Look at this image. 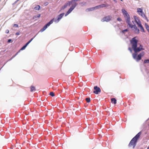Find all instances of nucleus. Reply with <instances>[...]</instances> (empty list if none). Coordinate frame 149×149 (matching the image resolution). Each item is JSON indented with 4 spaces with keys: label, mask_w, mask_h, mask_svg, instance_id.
Segmentation results:
<instances>
[{
    "label": "nucleus",
    "mask_w": 149,
    "mask_h": 149,
    "mask_svg": "<svg viewBox=\"0 0 149 149\" xmlns=\"http://www.w3.org/2000/svg\"><path fill=\"white\" fill-rule=\"evenodd\" d=\"M136 36L134 37L130 40V41L133 50L134 52V53L132 54L133 58L136 60V61L138 62L141 59L142 57L144 55L145 52L142 51L138 55V52L143 50L145 49L143 48V46L141 44L139 47H137L138 40L136 39Z\"/></svg>",
    "instance_id": "1"
},
{
    "label": "nucleus",
    "mask_w": 149,
    "mask_h": 149,
    "mask_svg": "<svg viewBox=\"0 0 149 149\" xmlns=\"http://www.w3.org/2000/svg\"><path fill=\"white\" fill-rule=\"evenodd\" d=\"M141 134V132H140L132 139L128 145V147H132L133 148L135 147Z\"/></svg>",
    "instance_id": "2"
},
{
    "label": "nucleus",
    "mask_w": 149,
    "mask_h": 149,
    "mask_svg": "<svg viewBox=\"0 0 149 149\" xmlns=\"http://www.w3.org/2000/svg\"><path fill=\"white\" fill-rule=\"evenodd\" d=\"M72 5V4L71 3L70 1H68L66 3H65L63 6L61 7L60 11L64 10L68 6H70L71 5V6Z\"/></svg>",
    "instance_id": "3"
},
{
    "label": "nucleus",
    "mask_w": 149,
    "mask_h": 149,
    "mask_svg": "<svg viewBox=\"0 0 149 149\" xmlns=\"http://www.w3.org/2000/svg\"><path fill=\"white\" fill-rule=\"evenodd\" d=\"M129 27L131 28H133L134 30L135 33L137 34H139V30L137 28V26L135 25H133L131 24H130L129 25Z\"/></svg>",
    "instance_id": "4"
},
{
    "label": "nucleus",
    "mask_w": 149,
    "mask_h": 149,
    "mask_svg": "<svg viewBox=\"0 0 149 149\" xmlns=\"http://www.w3.org/2000/svg\"><path fill=\"white\" fill-rule=\"evenodd\" d=\"M64 13H63L58 15L57 17V18H56L55 19L54 22L56 23H58L60 20L62 18L63 15H64Z\"/></svg>",
    "instance_id": "5"
},
{
    "label": "nucleus",
    "mask_w": 149,
    "mask_h": 149,
    "mask_svg": "<svg viewBox=\"0 0 149 149\" xmlns=\"http://www.w3.org/2000/svg\"><path fill=\"white\" fill-rule=\"evenodd\" d=\"M124 17L125 19L126 20V22L127 24L129 25L130 24H131L130 23V15L128 13H127V14H126V15H124Z\"/></svg>",
    "instance_id": "6"
},
{
    "label": "nucleus",
    "mask_w": 149,
    "mask_h": 149,
    "mask_svg": "<svg viewBox=\"0 0 149 149\" xmlns=\"http://www.w3.org/2000/svg\"><path fill=\"white\" fill-rule=\"evenodd\" d=\"M94 91L93 93L96 94H98L99 93L101 92V90L100 88L97 86H95L94 87Z\"/></svg>",
    "instance_id": "7"
},
{
    "label": "nucleus",
    "mask_w": 149,
    "mask_h": 149,
    "mask_svg": "<svg viewBox=\"0 0 149 149\" xmlns=\"http://www.w3.org/2000/svg\"><path fill=\"white\" fill-rule=\"evenodd\" d=\"M133 17L134 19L135 22L137 25H139V24L141 23L140 20L136 16L134 15Z\"/></svg>",
    "instance_id": "8"
},
{
    "label": "nucleus",
    "mask_w": 149,
    "mask_h": 149,
    "mask_svg": "<svg viewBox=\"0 0 149 149\" xmlns=\"http://www.w3.org/2000/svg\"><path fill=\"white\" fill-rule=\"evenodd\" d=\"M111 17L109 16H106L102 19V22L106 21V22H108L111 20Z\"/></svg>",
    "instance_id": "9"
},
{
    "label": "nucleus",
    "mask_w": 149,
    "mask_h": 149,
    "mask_svg": "<svg viewBox=\"0 0 149 149\" xmlns=\"http://www.w3.org/2000/svg\"><path fill=\"white\" fill-rule=\"evenodd\" d=\"M74 9V8H72L71 6H70V8L65 14V16H67Z\"/></svg>",
    "instance_id": "10"
},
{
    "label": "nucleus",
    "mask_w": 149,
    "mask_h": 149,
    "mask_svg": "<svg viewBox=\"0 0 149 149\" xmlns=\"http://www.w3.org/2000/svg\"><path fill=\"white\" fill-rule=\"evenodd\" d=\"M54 19V18L52 19L48 22L46 24H45V25L47 28L48 26H49L51 24L53 23Z\"/></svg>",
    "instance_id": "11"
},
{
    "label": "nucleus",
    "mask_w": 149,
    "mask_h": 149,
    "mask_svg": "<svg viewBox=\"0 0 149 149\" xmlns=\"http://www.w3.org/2000/svg\"><path fill=\"white\" fill-rule=\"evenodd\" d=\"M138 26L139 27H140L141 29V30L142 32H145V30H144L143 26H142V24L141 23L139 24V25H138Z\"/></svg>",
    "instance_id": "12"
},
{
    "label": "nucleus",
    "mask_w": 149,
    "mask_h": 149,
    "mask_svg": "<svg viewBox=\"0 0 149 149\" xmlns=\"http://www.w3.org/2000/svg\"><path fill=\"white\" fill-rule=\"evenodd\" d=\"M100 5L101 8H103V7H107L109 6V5L107 4H102Z\"/></svg>",
    "instance_id": "13"
},
{
    "label": "nucleus",
    "mask_w": 149,
    "mask_h": 149,
    "mask_svg": "<svg viewBox=\"0 0 149 149\" xmlns=\"http://www.w3.org/2000/svg\"><path fill=\"white\" fill-rule=\"evenodd\" d=\"M40 14H38L36 15L33 16V19H36L37 18L40 17Z\"/></svg>",
    "instance_id": "14"
},
{
    "label": "nucleus",
    "mask_w": 149,
    "mask_h": 149,
    "mask_svg": "<svg viewBox=\"0 0 149 149\" xmlns=\"http://www.w3.org/2000/svg\"><path fill=\"white\" fill-rule=\"evenodd\" d=\"M94 10V8H93V7L89 8H88L86 9V12H89V11H92Z\"/></svg>",
    "instance_id": "15"
},
{
    "label": "nucleus",
    "mask_w": 149,
    "mask_h": 149,
    "mask_svg": "<svg viewBox=\"0 0 149 149\" xmlns=\"http://www.w3.org/2000/svg\"><path fill=\"white\" fill-rule=\"evenodd\" d=\"M111 102L112 103H113L114 104H115L116 103V100L115 98H112L111 99Z\"/></svg>",
    "instance_id": "16"
},
{
    "label": "nucleus",
    "mask_w": 149,
    "mask_h": 149,
    "mask_svg": "<svg viewBox=\"0 0 149 149\" xmlns=\"http://www.w3.org/2000/svg\"><path fill=\"white\" fill-rule=\"evenodd\" d=\"M137 12H138L139 15V13L141 14L143 12V10L141 8H138L137 9Z\"/></svg>",
    "instance_id": "17"
},
{
    "label": "nucleus",
    "mask_w": 149,
    "mask_h": 149,
    "mask_svg": "<svg viewBox=\"0 0 149 149\" xmlns=\"http://www.w3.org/2000/svg\"><path fill=\"white\" fill-rule=\"evenodd\" d=\"M121 11L123 15H125L128 13L124 9H122L121 10Z\"/></svg>",
    "instance_id": "18"
},
{
    "label": "nucleus",
    "mask_w": 149,
    "mask_h": 149,
    "mask_svg": "<svg viewBox=\"0 0 149 149\" xmlns=\"http://www.w3.org/2000/svg\"><path fill=\"white\" fill-rule=\"evenodd\" d=\"M30 91L31 92L33 91H35L36 90L35 87L34 86H31L30 87Z\"/></svg>",
    "instance_id": "19"
},
{
    "label": "nucleus",
    "mask_w": 149,
    "mask_h": 149,
    "mask_svg": "<svg viewBox=\"0 0 149 149\" xmlns=\"http://www.w3.org/2000/svg\"><path fill=\"white\" fill-rule=\"evenodd\" d=\"M86 3L84 1H82L79 3V4L81 6H83L86 5Z\"/></svg>",
    "instance_id": "20"
},
{
    "label": "nucleus",
    "mask_w": 149,
    "mask_h": 149,
    "mask_svg": "<svg viewBox=\"0 0 149 149\" xmlns=\"http://www.w3.org/2000/svg\"><path fill=\"white\" fill-rule=\"evenodd\" d=\"M47 28V27H46L45 25L40 30V31L41 32H42L44 31Z\"/></svg>",
    "instance_id": "21"
},
{
    "label": "nucleus",
    "mask_w": 149,
    "mask_h": 149,
    "mask_svg": "<svg viewBox=\"0 0 149 149\" xmlns=\"http://www.w3.org/2000/svg\"><path fill=\"white\" fill-rule=\"evenodd\" d=\"M40 8V6L39 5H38L36 6L35 7L34 9L36 10H39Z\"/></svg>",
    "instance_id": "22"
},
{
    "label": "nucleus",
    "mask_w": 149,
    "mask_h": 149,
    "mask_svg": "<svg viewBox=\"0 0 149 149\" xmlns=\"http://www.w3.org/2000/svg\"><path fill=\"white\" fill-rule=\"evenodd\" d=\"M139 15H141V16L143 18H145L146 16L145 14L143 12L141 14L139 13Z\"/></svg>",
    "instance_id": "23"
},
{
    "label": "nucleus",
    "mask_w": 149,
    "mask_h": 149,
    "mask_svg": "<svg viewBox=\"0 0 149 149\" xmlns=\"http://www.w3.org/2000/svg\"><path fill=\"white\" fill-rule=\"evenodd\" d=\"M93 8H94V10H96L97 9H99L101 8L100 5H99L98 6H95L94 7H93Z\"/></svg>",
    "instance_id": "24"
},
{
    "label": "nucleus",
    "mask_w": 149,
    "mask_h": 149,
    "mask_svg": "<svg viewBox=\"0 0 149 149\" xmlns=\"http://www.w3.org/2000/svg\"><path fill=\"white\" fill-rule=\"evenodd\" d=\"M144 63H149V59H145L144 61Z\"/></svg>",
    "instance_id": "25"
},
{
    "label": "nucleus",
    "mask_w": 149,
    "mask_h": 149,
    "mask_svg": "<svg viewBox=\"0 0 149 149\" xmlns=\"http://www.w3.org/2000/svg\"><path fill=\"white\" fill-rule=\"evenodd\" d=\"M128 31V29H125L124 30H123L122 31H121V32L122 33H125V32H127Z\"/></svg>",
    "instance_id": "26"
},
{
    "label": "nucleus",
    "mask_w": 149,
    "mask_h": 149,
    "mask_svg": "<svg viewBox=\"0 0 149 149\" xmlns=\"http://www.w3.org/2000/svg\"><path fill=\"white\" fill-rule=\"evenodd\" d=\"M86 102L88 103L90 102L91 101L90 98L89 97H87L86 98Z\"/></svg>",
    "instance_id": "27"
},
{
    "label": "nucleus",
    "mask_w": 149,
    "mask_h": 149,
    "mask_svg": "<svg viewBox=\"0 0 149 149\" xmlns=\"http://www.w3.org/2000/svg\"><path fill=\"white\" fill-rule=\"evenodd\" d=\"M36 36H35L33 38H31V39H30L27 43H28V44H29L31 42V41L33 40V38H35V37Z\"/></svg>",
    "instance_id": "28"
},
{
    "label": "nucleus",
    "mask_w": 149,
    "mask_h": 149,
    "mask_svg": "<svg viewBox=\"0 0 149 149\" xmlns=\"http://www.w3.org/2000/svg\"><path fill=\"white\" fill-rule=\"evenodd\" d=\"M26 47H25V46L24 45L22 46V47L19 50V52L21 50H24Z\"/></svg>",
    "instance_id": "29"
},
{
    "label": "nucleus",
    "mask_w": 149,
    "mask_h": 149,
    "mask_svg": "<svg viewBox=\"0 0 149 149\" xmlns=\"http://www.w3.org/2000/svg\"><path fill=\"white\" fill-rule=\"evenodd\" d=\"M49 95L52 97H54L55 96L54 93L52 92L50 93Z\"/></svg>",
    "instance_id": "30"
},
{
    "label": "nucleus",
    "mask_w": 149,
    "mask_h": 149,
    "mask_svg": "<svg viewBox=\"0 0 149 149\" xmlns=\"http://www.w3.org/2000/svg\"><path fill=\"white\" fill-rule=\"evenodd\" d=\"M19 51H18L17 53H16L13 56V58H14L16 56L17 54H18L19 53Z\"/></svg>",
    "instance_id": "31"
},
{
    "label": "nucleus",
    "mask_w": 149,
    "mask_h": 149,
    "mask_svg": "<svg viewBox=\"0 0 149 149\" xmlns=\"http://www.w3.org/2000/svg\"><path fill=\"white\" fill-rule=\"evenodd\" d=\"M13 26H15L16 28H17L18 27V25L17 24H13Z\"/></svg>",
    "instance_id": "32"
},
{
    "label": "nucleus",
    "mask_w": 149,
    "mask_h": 149,
    "mask_svg": "<svg viewBox=\"0 0 149 149\" xmlns=\"http://www.w3.org/2000/svg\"><path fill=\"white\" fill-rule=\"evenodd\" d=\"M128 50H129L130 51V52L131 53L132 52V49H133L132 48H132L131 47H129L128 48Z\"/></svg>",
    "instance_id": "33"
},
{
    "label": "nucleus",
    "mask_w": 149,
    "mask_h": 149,
    "mask_svg": "<svg viewBox=\"0 0 149 149\" xmlns=\"http://www.w3.org/2000/svg\"><path fill=\"white\" fill-rule=\"evenodd\" d=\"M117 20L119 21H121L122 20V19L120 17H118L117 18Z\"/></svg>",
    "instance_id": "34"
},
{
    "label": "nucleus",
    "mask_w": 149,
    "mask_h": 149,
    "mask_svg": "<svg viewBox=\"0 0 149 149\" xmlns=\"http://www.w3.org/2000/svg\"><path fill=\"white\" fill-rule=\"evenodd\" d=\"M12 41V40L11 39H8L7 41V42L8 43H10Z\"/></svg>",
    "instance_id": "35"
},
{
    "label": "nucleus",
    "mask_w": 149,
    "mask_h": 149,
    "mask_svg": "<svg viewBox=\"0 0 149 149\" xmlns=\"http://www.w3.org/2000/svg\"><path fill=\"white\" fill-rule=\"evenodd\" d=\"M5 32L6 33H8L9 32V30L8 29L6 30Z\"/></svg>",
    "instance_id": "36"
},
{
    "label": "nucleus",
    "mask_w": 149,
    "mask_h": 149,
    "mask_svg": "<svg viewBox=\"0 0 149 149\" xmlns=\"http://www.w3.org/2000/svg\"><path fill=\"white\" fill-rule=\"evenodd\" d=\"M146 29L148 31V32H149V26L148 27H147L146 28Z\"/></svg>",
    "instance_id": "37"
},
{
    "label": "nucleus",
    "mask_w": 149,
    "mask_h": 149,
    "mask_svg": "<svg viewBox=\"0 0 149 149\" xmlns=\"http://www.w3.org/2000/svg\"><path fill=\"white\" fill-rule=\"evenodd\" d=\"M49 3L47 2H46L44 3L45 6H47L48 4Z\"/></svg>",
    "instance_id": "38"
},
{
    "label": "nucleus",
    "mask_w": 149,
    "mask_h": 149,
    "mask_svg": "<svg viewBox=\"0 0 149 149\" xmlns=\"http://www.w3.org/2000/svg\"><path fill=\"white\" fill-rule=\"evenodd\" d=\"M20 34V32H16L15 33V35H19Z\"/></svg>",
    "instance_id": "39"
},
{
    "label": "nucleus",
    "mask_w": 149,
    "mask_h": 149,
    "mask_svg": "<svg viewBox=\"0 0 149 149\" xmlns=\"http://www.w3.org/2000/svg\"><path fill=\"white\" fill-rule=\"evenodd\" d=\"M147 22H148L149 20L147 18V17H146L145 18H144Z\"/></svg>",
    "instance_id": "40"
},
{
    "label": "nucleus",
    "mask_w": 149,
    "mask_h": 149,
    "mask_svg": "<svg viewBox=\"0 0 149 149\" xmlns=\"http://www.w3.org/2000/svg\"><path fill=\"white\" fill-rule=\"evenodd\" d=\"M145 25L146 28L147 27V26L148 27V26H149L147 24V23H145Z\"/></svg>",
    "instance_id": "41"
},
{
    "label": "nucleus",
    "mask_w": 149,
    "mask_h": 149,
    "mask_svg": "<svg viewBox=\"0 0 149 149\" xmlns=\"http://www.w3.org/2000/svg\"><path fill=\"white\" fill-rule=\"evenodd\" d=\"M29 44H28V43L26 42L24 45L26 47L27 46V45Z\"/></svg>",
    "instance_id": "42"
},
{
    "label": "nucleus",
    "mask_w": 149,
    "mask_h": 149,
    "mask_svg": "<svg viewBox=\"0 0 149 149\" xmlns=\"http://www.w3.org/2000/svg\"><path fill=\"white\" fill-rule=\"evenodd\" d=\"M19 0H17V1H16L14 3H13V4H15L16 3H17V1H19Z\"/></svg>",
    "instance_id": "43"
},
{
    "label": "nucleus",
    "mask_w": 149,
    "mask_h": 149,
    "mask_svg": "<svg viewBox=\"0 0 149 149\" xmlns=\"http://www.w3.org/2000/svg\"><path fill=\"white\" fill-rule=\"evenodd\" d=\"M14 58H13V56L9 60V61H10L11 60H12V59H13Z\"/></svg>",
    "instance_id": "44"
},
{
    "label": "nucleus",
    "mask_w": 149,
    "mask_h": 149,
    "mask_svg": "<svg viewBox=\"0 0 149 149\" xmlns=\"http://www.w3.org/2000/svg\"><path fill=\"white\" fill-rule=\"evenodd\" d=\"M115 3H117V1L116 0H113Z\"/></svg>",
    "instance_id": "45"
},
{
    "label": "nucleus",
    "mask_w": 149,
    "mask_h": 149,
    "mask_svg": "<svg viewBox=\"0 0 149 149\" xmlns=\"http://www.w3.org/2000/svg\"><path fill=\"white\" fill-rule=\"evenodd\" d=\"M147 149H149V147H148L147 148Z\"/></svg>",
    "instance_id": "46"
},
{
    "label": "nucleus",
    "mask_w": 149,
    "mask_h": 149,
    "mask_svg": "<svg viewBox=\"0 0 149 149\" xmlns=\"http://www.w3.org/2000/svg\"><path fill=\"white\" fill-rule=\"evenodd\" d=\"M121 1H123V0H120Z\"/></svg>",
    "instance_id": "47"
}]
</instances>
